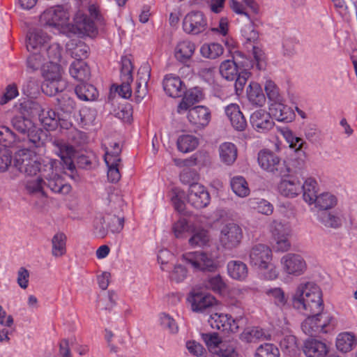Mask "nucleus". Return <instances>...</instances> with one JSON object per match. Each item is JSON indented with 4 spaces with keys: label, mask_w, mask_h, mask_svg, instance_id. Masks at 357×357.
Masks as SVG:
<instances>
[{
    "label": "nucleus",
    "mask_w": 357,
    "mask_h": 357,
    "mask_svg": "<svg viewBox=\"0 0 357 357\" xmlns=\"http://www.w3.org/2000/svg\"><path fill=\"white\" fill-rule=\"evenodd\" d=\"M292 304L294 308L303 310L307 316L301 324L305 335H312L313 333H328L333 329L332 318L327 323H321L319 318L324 310V302L321 291L316 284H301L293 296Z\"/></svg>",
    "instance_id": "obj_1"
},
{
    "label": "nucleus",
    "mask_w": 357,
    "mask_h": 357,
    "mask_svg": "<svg viewBox=\"0 0 357 357\" xmlns=\"http://www.w3.org/2000/svg\"><path fill=\"white\" fill-rule=\"evenodd\" d=\"M12 126L17 132V139L22 142L21 147L24 150L34 152L36 148L42 147L44 145L46 133L40 128L37 127L31 120L23 116H15L13 118Z\"/></svg>",
    "instance_id": "obj_2"
},
{
    "label": "nucleus",
    "mask_w": 357,
    "mask_h": 357,
    "mask_svg": "<svg viewBox=\"0 0 357 357\" xmlns=\"http://www.w3.org/2000/svg\"><path fill=\"white\" fill-rule=\"evenodd\" d=\"M257 160L261 169L275 176H286L290 172L285 160H281L278 155L268 149L261 150L258 153Z\"/></svg>",
    "instance_id": "obj_3"
},
{
    "label": "nucleus",
    "mask_w": 357,
    "mask_h": 357,
    "mask_svg": "<svg viewBox=\"0 0 357 357\" xmlns=\"http://www.w3.org/2000/svg\"><path fill=\"white\" fill-rule=\"evenodd\" d=\"M250 65L254 68V64H251V61L248 59H244L240 51H235L231 59H227L221 63L220 73L227 80L232 81L234 80L241 70Z\"/></svg>",
    "instance_id": "obj_4"
},
{
    "label": "nucleus",
    "mask_w": 357,
    "mask_h": 357,
    "mask_svg": "<svg viewBox=\"0 0 357 357\" xmlns=\"http://www.w3.org/2000/svg\"><path fill=\"white\" fill-rule=\"evenodd\" d=\"M183 258L196 271L213 273L218 268V262L210 255L204 252H186Z\"/></svg>",
    "instance_id": "obj_5"
},
{
    "label": "nucleus",
    "mask_w": 357,
    "mask_h": 357,
    "mask_svg": "<svg viewBox=\"0 0 357 357\" xmlns=\"http://www.w3.org/2000/svg\"><path fill=\"white\" fill-rule=\"evenodd\" d=\"M243 238V231L237 224L229 222L222 227L220 231V243L228 250L237 248Z\"/></svg>",
    "instance_id": "obj_6"
},
{
    "label": "nucleus",
    "mask_w": 357,
    "mask_h": 357,
    "mask_svg": "<svg viewBox=\"0 0 357 357\" xmlns=\"http://www.w3.org/2000/svg\"><path fill=\"white\" fill-rule=\"evenodd\" d=\"M212 357H242L232 346L227 345L220 336H203Z\"/></svg>",
    "instance_id": "obj_7"
},
{
    "label": "nucleus",
    "mask_w": 357,
    "mask_h": 357,
    "mask_svg": "<svg viewBox=\"0 0 357 357\" xmlns=\"http://www.w3.org/2000/svg\"><path fill=\"white\" fill-rule=\"evenodd\" d=\"M132 63L127 56H122L121 61L120 78L121 83L116 88L119 95L126 99L130 98L132 95L130 84L133 81Z\"/></svg>",
    "instance_id": "obj_8"
},
{
    "label": "nucleus",
    "mask_w": 357,
    "mask_h": 357,
    "mask_svg": "<svg viewBox=\"0 0 357 357\" xmlns=\"http://www.w3.org/2000/svg\"><path fill=\"white\" fill-rule=\"evenodd\" d=\"M68 13L61 6L46 9L40 17V22L45 27H59L68 20Z\"/></svg>",
    "instance_id": "obj_9"
},
{
    "label": "nucleus",
    "mask_w": 357,
    "mask_h": 357,
    "mask_svg": "<svg viewBox=\"0 0 357 357\" xmlns=\"http://www.w3.org/2000/svg\"><path fill=\"white\" fill-rule=\"evenodd\" d=\"M207 21L200 11H192L187 14L183 21V28L185 33L197 35L206 30Z\"/></svg>",
    "instance_id": "obj_10"
},
{
    "label": "nucleus",
    "mask_w": 357,
    "mask_h": 357,
    "mask_svg": "<svg viewBox=\"0 0 357 357\" xmlns=\"http://www.w3.org/2000/svg\"><path fill=\"white\" fill-rule=\"evenodd\" d=\"M283 271L289 275L298 276L306 270L307 266L303 257L295 253L284 255L280 259Z\"/></svg>",
    "instance_id": "obj_11"
},
{
    "label": "nucleus",
    "mask_w": 357,
    "mask_h": 357,
    "mask_svg": "<svg viewBox=\"0 0 357 357\" xmlns=\"http://www.w3.org/2000/svg\"><path fill=\"white\" fill-rule=\"evenodd\" d=\"M211 201L209 192L202 184L192 185L188 189V202L194 208L201 209L206 207Z\"/></svg>",
    "instance_id": "obj_12"
},
{
    "label": "nucleus",
    "mask_w": 357,
    "mask_h": 357,
    "mask_svg": "<svg viewBox=\"0 0 357 357\" xmlns=\"http://www.w3.org/2000/svg\"><path fill=\"white\" fill-rule=\"evenodd\" d=\"M53 145L55 147L56 153L60 157L63 169L70 171L72 173L75 169L73 162L75 150L74 147L62 140H54Z\"/></svg>",
    "instance_id": "obj_13"
},
{
    "label": "nucleus",
    "mask_w": 357,
    "mask_h": 357,
    "mask_svg": "<svg viewBox=\"0 0 357 357\" xmlns=\"http://www.w3.org/2000/svg\"><path fill=\"white\" fill-rule=\"evenodd\" d=\"M272 259V251L266 245L257 244L252 247L250 252V264L260 269H266L268 263Z\"/></svg>",
    "instance_id": "obj_14"
},
{
    "label": "nucleus",
    "mask_w": 357,
    "mask_h": 357,
    "mask_svg": "<svg viewBox=\"0 0 357 357\" xmlns=\"http://www.w3.org/2000/svg\"><path fill=\"white\" fill-rule=\"evenodd\" d=\"M208 323L213 328L226 333H236L239 328L238 322L228 314H211Z\"/></svg>",
    "instance_id": "obj_15"
},
{
    "label": "nucleus",
    "mask_w": 357,
    "mask_h": 357,
    "mask_svg": "<svg viewBox=\"0 0 357 357\" xmlns=\"http://www.w3.org/2000/svg\"><path fill=\"white\" fill-rule=\"evenodd\" d=\"M188 301L191 304L192 311L197 312H203L212 307L216 302V299L212 295L195 290L190 292Z\"/></svg>",
    "instance_id": "obj_16"
},
{
    "label": "nucleus",
    "mask_w": 357,
    "mask_h": 357,
    "mask_svg": "<svg viewBox=\"0 0 357 357\" xmlns=\"http://www.w3.org/2000/svg\"><path fill=\"white\" fill-rule=\"evenodd\" d=\"M188 119L194 126L195 130L202 129L206 126L211 119V112L206 107L199 105L189 109Z\"/></svg>",
    "instance_id": "obj_17"
},
{
    "label": "nucleus",
    "mask_w": 357,
    "mask_h": 357,
    "mask_svg": "<svg viewBox=\"0 0 357 357\" xmlns=\"http://www.w3.org/2000/svg\"><path fill=\"white\" fill-rule=\"evenodd\" d=\"M250 121L253 128L259 132H266L274 126L270 114L264 109L254 112L250 116Z\"/></svg>",
    "instance_id": "obj_18"
},
{
    "label": "nucleus",
    "mask_w": 357,
    "mask_h": 357,
    "mask_svg": "<svg viewBox=\"0 0 357 357\" xmlns=\"http://www.w3.org/2000/svg\"><path fill=\"white\" fill-rule=\"evenodd\" d=\"M162 85L167 95L172 98L181 97L185 91V86L180 77L173 74L165 75Z\"/></svg>",
    "instance_id": "obj_19"
},
{
    "label": "nucleus",
    "mask_w": 357,
    "mask_h": 357,
    "mask_svg": "<svg viewBox=\"0 0 357 357\" xmlns=\"http://www.w3.org/2000/svg\"><path fill=\"white\" fill-rule=\"evenodd\" d=\"M43 176L45 178L44 185L52 192L63 195H67L70 192L71 185L66 183L60 175L54 173L53 171L50 174H43Z\"/></svg>",
    "instance_id": "obj_20"
},
{
    "label": "nucleus",
    "mask_w": 357,
    "mask_h": 357,
    "mask_svg": "<svg viewBox=\"0 0 357 357\" xmlns=\"http://www.w3.org/2000/svg\"><path fill=\"white\" fill-rule=\"evenodd\" d=\"M15 167L26 176L36 175L40 171V163L28 157L25 153L16 155Z\"/></svg>",
    "instance_id": "obj_21"
},
{
    "label": "nucleus",
    "mask_w": 357,
    "mask_h": 357,
    "mask_svg": "<svg viewBox=\"0 0 357 357\" xmlns=\"http://www.w3.org/2000/svg\"><path fill=\"white\" fill-rule=\"evenodd\" d=\"M49 36L42 30H34L27 35L26 48L29 52H43L47 45Z\"/></svg>",
    "instance_id": "obj_22"
},
{
    "label": "nucleus",
    "mask_w": 357,
    "mask_h": 357,
    "mask_svg": "<svg viewBox=\"0 0 357 357\" xmlns=\"http://www.w3.org/2000/svg\"><path fill=\"white\" fill-rule=\"evenodd\" d=\"M225 111L231 126L235 130L243 131L246 128L247 121L237 104L231 103L227 105Z\"/></svg>",
    "instance_id": "obj_23"
},
{
    "label": "nucleus",
    "mask_w": 357,
    "mask_h": 357,
    "mask_svg": "<svg viewBox=\"0 0 357 357\" xmlns=\"http://www.w3.org/2000/svg\"><path fill=\"white\" fill-rule=\"evenodd\" d=\"M303 350L307 357H324L328 352L324 342L312 337L305 341Z\"/></svg>",
    "instance_id": "obj_24"
},
{
    "label": "nucleus",
    "mask_w": 357,
    "mask_h": 357,
    "mask_svg": "<svg viewBox=\"0 0 357 357\" xmlns=\"http://www.w3.org/2000/svg\"><path fill=\"white\" fill-rule=\"evenodd\" d=\"M270 116H273L278 121H291L294 118L292 109L282 103V101L271 103L269 106Z\"/></svg>",
    "instance_id": "obj_25"
},
{
    "label": "nucleus",
    "mask_w": 357,
    "mask_h": 357,
    "mask_svg": "<svg viewBox=\"0 0 357 357\" xmlns=\"http://www.w3.org/2000/svg\"><path fill=\"white\" fill-rule=\"evenodd\" d=\"M70 75L80 82H86L91 77V70L87 63L84 61H75L69 68Z\"/></svg>",
    "instance_id": "obj_26"
},
{
    "label": "nucleus",
    "mask_w": 357,
    "mask_h": 357,
    "mask_svg": "<svg viewBox=\"0 0 357 357\" xmlns=\"http://www.w3.org/2000/svg\"><path fill=\"white\" fill-rule=\"evenodd\" d=\"M227 273L230 278L238 281H244L248 276L247 265L238 260H231L227 265Z\"/></svg>",
    "instance_id": "obj_27"
},
{
    "label": "nucleus",
    "mask_w": 357,
    "mask_h": 357,
    "mask_svg": "<svg viewBox=\"0 0 357 357\" xmlns=\"http://www.w3.org/2000/svg\"><path fill=\"white\" fill-rule=\"evenodd\" d=\"M218 151L220 161L226 165H233L237 158V147L231 142L222 143L219 146Z\"/></svg>",
    "instance_id": "obj_28"
},
{
    "label": "nucleus",
    "mask_w": 357,
    "mask_h": 357,
    "mask_svg": "<svg viewBox=\"0 0 357 357\" xmlns=\"http://www.w3.org/2000/svg\"><path fill=\"white\" fill-rule=\"evenodd\" d=\"M278 189L281 195L292 198L301 192V183L294 178L282 179L278 184Z\"/></svg>",
    "instance_id": "obj_29"
},
{
    "label": "nucleus",
    "mask_w": 357,
    "mask_h": 357,
    "mask_svg": "<svg viewBox=\"0 0 357 357\" xmlns=\"http://www.w3.org/2000/svg\"><path fill=\"white\" fill-rule=\"evenodd\" d=\"M73 22L79 32H84L89 35L96 31L93 20L81 11H78L75 14Z\"/></svg>",
    "instance_id": "obj_30"
},
{
    "label": "nucleus",
    "mask_w": 357,
    "mask_h": 357,
    "mask_svg": "<svg viewBox=\"0 0 357 357\" xmlns=\"http://www.w3.org/2000/svg\"><path fill=\"white\" fill-rule=\"evenodd\" d=\"M190 235L188 243L191 247H204L208 245L210 235L208 231L203 227L195 225Z\"/></svg>",
    "instance_id": "obj_31"
},
{
    "label": "nucleus",
    "mask_w": 357,
    "mask_h": 357,
    "mask_svg": "<svg viewBox=\"0 0 357 357\" xmlns=\"http://www.w3.org/2000/svg\"><path fill=\"white\" fill-rule=\"evenodd\" d=\"M195 45L189 40L179 42L175 48V57L181 62H186L192 56Z\"/></svg>",
    "instance_id": "obj_32"
},
{
    "label": "nucleus",
    "mask_w": 357,
    "mask_h": 357,
    "mask_svg": "<svg viewBox=\"0 0 357 357\" xmlns=\"http://www.w3.org/2000/svg\"><path fill=\"white\" fill-rule=\"evenodd\" d=\"M248 100L255 106L262 107L266 102V97L261 86L257 82H250L247 89Z\"/></svg>",
    "instance_id": "obj_33"
},
{
    "label": "nucleus",
    "mask_w": 357,
    "mask_h": 357,
    "mask_svg": "<svg viewBox=\"0 0 357 357\" xmlns=\"http://www.w3.org/2000/svg\"><path fill=\"white\" fill-rule=\"evenodd\" d=\"M75 92L77 98L83 101H93L98 96L96 88L89 84L82 82L76 86Z\"/></svg>",
    "instance_id": "obj_34"
},
{
    "label": "nucleus",
    "mask_w": 357,
    "mask_h": 357,
    "mask_svg": "<svg viewBox=\"0 0 357 357\" xmlns=\"http://www.w3.org/2000/svg\"><path fill=\"white\" fill-rule=\"evenodd\" d=\"M60 115L54 110L49 109L47 110L43 109L39 115L41 123L47 130H55L59 124Z\"/></svg>",
    "instance_id": "obj_35"
},
{
    "label": "nucleus",
    "mask_w": 357,
    "mask_h": 357,
    "mask_svg": "<svg viewBox=\"0 0 357 357\" xmlns=\"http://www.w3.org/2000/svg\"><path fill=\"white\" fill-rule=\"evenodd\" d=\"M67 85V82L65 79L43 81L41 89L47 96H53L59 92L63 91Z\"/></svg>",
    "instance_id": "obj_36"
},
{
    "label": "nucleus",
    "mask_w": 357,
    "mask_h": 357,
    "mask_svg": "<svg viewBox=\"0 0 357 357\" xmlns=\"http://www.w3.org/2000/svg\"><path fill=\"white\" fill-rule=\"evenodd\" d=\"M66 236L63 232H58L52 239V255L60 257L66 253Z\"/></svg>",
    "instance_id": "obj_37"
},
{
    "label": "nucleus",
    "mask_w": 357,
    "mask_h": 357,
    "mask_svg": "<svg viewBox=\"0 0 357 357\" xmlns=\"http://www.w3.org/2000/svg\"><path fill=\"white\" fill-rule=\"evenodd\" d=\"M224 52L222 46L218 43H204L200 47L201 55L209 59H215Z\"/></svg>",
    "instance_id": "obj_38"
},
{
    "label": "nucleus",
    "mask_w": 357,
    "mask_h": 357,
    "mask_svg": "<svg viewBox=\"0 0 357 357\" xmlns=\"http://www.w3.org/2000/svg\"><path fill=\"white\" fill-rule=\"evenodd\" d=\"M204 287L217 294L222 293L227 288V284L220 274L209 275L204 282Z\"/></svg>",
    "instance_id": "obj_39"
},
{
    "label": "nucleus",
    "mask_w": 357,
    "mask_h": 357,
    "mask_svg": "<svg viewBox=\"0 0 357 357\" xmlns=\"http://www.w3.org/2000/svg\"><path fill=\"white\" fill-rule=\"evenodd\" d=\"M317 183L316 181L312 178L305 180L304 183L301 185V191H303V199L309 204H313V201L317 195Z\"/></svg>",
    "instance_id": "obj_40"
},
{
    "label": "nucleus",
    "mask_w": 357,
    "mask_h": 357,
    "mask_svg": "<svg viewBox=\"0 0 357 357\" xmlns=\"http://www.w3.org/2000/svg\"><path fill=\"white\" fill-rule=\"evenodd\" d=\"M357 346L356 336H337L335 347L337 351L347 354L354 349Z\"/></svg>",
    "instance_id": "obj_41"
},
{
    "label": "nucleus",
    "mask_w": 357,
    "mask_h": 357,
    "mask_svg": "<svg viewBox=\"0 0 357 357\" xmlns=\"http://www.w3.org/2000/svg\"><path fill=\"white\" fill-rule=\"evenodd\" d=\"M102 221L106 224L108 231L112 234H119L123 229L124 217L112 214H107L106 217L102 218Z\"/></svg>",
    "instance_id": "obj_42"
},
{
    "label": "nucleus",
    "mask_w": 357,
    "mask_h": 357,
    "mask_svg": "<svg viewBox=\"0 0 357 357\" xmlns=\"http://www.w3.org/2000/svg\"><path fill=\"white\" fill-rule=\"evenodd\" d=\"M198 139L190 135H183L177 139L178 149L182 153H188L194 151L198 146Z\"/></svg>",
    "instance_id": "obj_43"
},
{
    "label": "nucleus",
    "mask_w": 357,
    "mask_h": 357,
    "mask_svg": "<svg viewBox=\"0 0 357 357\" xmlns=\"http://www.w3.org/2000/svg\"><path fill=\"white\" fill-rule=\"evenodd\" d=\"M117 295L114 291H108L107 294L99 296L97 301V307L100 310L110 312L116 305Z\"/></svg>",
    "instance_id": "obj_44"
},
{
    "label": "nucleus",
    "mask_w": 357,
    "mask_h": 357,
    "mask_svg": "<svg viewBox=\"0 0 357 357\" xmlns=\"http://www.w3.org/2000/svg\"><path fill=\"white\" fill-rule=\"evenodd\" d=\"M195 225L189 224L186 219L180 218L172 227L174 234L177 238H184L190 235Z\"/></svg>",
    "instance_id": "obj_45"
},
{
    "label": "nucleus",
    "mask_w": 357,
    "mask_h": 357,
    "mask_svg": "<svg viewBox=\"0 0 357 357\" xmlns=\"http://www.w3.org/2000/svg\"><path fill=\"white\" fill-rule=\"evenodd\" d=\"M313 203L315 204V206L319 210L326 211L336 205L337 199L334 195L325 192L317 195Z\"/></svg>",
    "instance_id": "obj_46"
},
{
    "label": "nucleus",
    "mask_w": 357,
    "mask_h": 357,
    "mask_svg": "<svg viewBox=\"0 0 357 357\" xmlns=\"http://www.w3.org/2000/svg\"><path fill=\"white\" fill-rule=\"evenodd\" d=\"M265 294L270 301H273L275 305L280 308L284 307L287 302L284 291L280 287L267 289L265 291Z\"/></svg>",
    "instance_id": "obj_47"
},
{
    "label": "nucleus",
    "mask_w": 357,
    "mask_h": 357,
    "mask_svg": "<svg viewBox=\"0 0 357 357\" xmlns=\"http://www.w3.org/2000/svg\"><path fill=\"white\" fill-rule=\"evenodd\" d=\"M231 187L233 192L241 197L249 195L250 190L245 179L243 176H235L231 181Z\"/></svg>",
    "instance_id": "obj_48"
},
{
    "label": "nucleus",
    "mask_w": 357,
    "mask_h": 357,
    "mask_svg": "<svg viewBox=\"0 0 357 357\" xmlns=\"http://www.w3.org/2000/svg\"><path fill=\"white\" fill-rule=\"evenodd\" d=\"M254 357H280V351L275 344L264 343L256 349Z\"/></svg>",
    "instance_id": "obj_49"
},
{
    "label": "nucleus",
    "mask_w": 357,
    "mask_h": 357,
    "mask_svg": "<svg viewBox=\"0 0 357 357\" xmlns=\"http://www.w3.org/2000/svg\"><path fill=\"white\" fill-rule=\"evenodd\" d=\"M72 47H70L71 56L75 58V61H84L89 56V47L82 41H79L74 44L71 43Z\"/></svg>",
    "instance_id": "obj_50"
},
{
    "label": "nucleus",
    "mask_w": 357,
    "mask_h": 357,
    "mask_svg": "<svg viewBox=\"0 0 357 357\" xmlns=\"http://www.w3.org/2000/svg\"><path fill=\"white\" fill-rule=\"evenodd\" d=\"M62 48L57 43H53L47 47L43 49L42 54L44 56L45 54L50 59V63L54 64L59 63L61 58Z\"/></svg>",
    "instance_id": "obj_51"
},
{
    "label": "nucleus",
    "mask_w": 357,
    "mask_h": 357,
    "mask_svg": "<svg viewBox=\"0 0 357 357\" xmlns=\"http://www.w3.org/2000/svg\"><path fill=\"white\" fill-rule=\"evenodd\" d=\"M250 205L258 213L266 215H271L273 211V204L264 199L254 198L250 199Z\"/></svg>",
    "instance_id": "obj_52"
},
{
    "label": "nucleus",
    "mask_w": 357,
    "mask_h": 357,
    "mask_svg": "<svg viewBox=\"0 0 357 357\" xmlns=\"http://www.w3.org/2000/svg\"><path fill=\"white\" fill-rule=\"evenodd\" d=\"M319 220L326 227L337 229L342 225L340 217L326 211L319 215Z\"/></svg>",
    "instance_id": "obj_53"
},
{
    "label": "nucleus",
    "mask_w": 357,
    "mask_h": 357,
    "mask_svg": "<svg viewBox=\"0 0 357 357\" xmlns=\"http://www.w3.org/2000/svg\"><path fill=\"white\" fill-rule=\"evenodd\" d=\"M56 105L59 109L63 111L65 114H70L75 108V100L70 97L68 94L63 93L56 98Z\"/></svg>",
    "instance_id": "obj_54"
},
{
    "label": "nucleus",
    "mask_w": 357,
    "mask_h": 357,
    "mask_svg": "<svg viewBox=\"0 0 357 357\" xmlns=\"http://www.w3.org/2000/svg\"><path fill=\"white\" fill-rule=\"evenodd\" d=\"M17 141V134L6 126L0 127V144L8 147Z\"/></svg>",
    "instance_id": "obj_55"
},
{
    "label": "nucleus",
    "mask_w": 357,
    "mask_h": 357,
    "mask_svg": "<svg viewBox=\"0 0 357 357\" xmlns=\"http://www.w3.org/2000/svg\"><path fill=\"white\" fill-rule=\"evenodd\" d=\"M180 181L182 183L188 185L190 188L192 185L199 184L198 183L199 176L195 169H185L180 174Z\"/></svg>",
    "instance_id": "obj_56"
},
{
    "label": "nucleus",
    "mask_w": 357,
    "mask_h": 357,
    "mask_svg": "<svg viewBox=\"0 0 357 357\" xmlns=\"http://www.w3.org/2000/svg\"><path fill=\"white\" fill-rule=\"evenodd\" d=\"M121 153V148L120 147L119 144L114 142L112 146V149L109 151H106L105 152L104 160L106 165L120 163L121 161L120 158Z\"/></svg>",
    "instance_id": "obj_57"
},
{
    "label": "nucleus",
    "mask_w": 357,
    "mask_h": 357,
    "mask_svg": "<svg viewBox=\"0 0 357 357\" xmlns=\"http://www.w3.org/2000/svg\"><path fill=\"white\" fill-rule=\"evenodd\" d=\"M43 76L44 81L63 79L61 74V66L59 63L51 64L43 70Z\"/></svg>",
    "instance_id": "obj_58"
},
{
    "label": "nucleus",
    "mask_w": 357,
    "mask_h": 357,
    "mask_svg": "<svg viewBox=\"0 0 357 357\" xmlns=\"http://www.w3.org/2000/svg\"><path fill=\"white\" fill-rule=\"evenodd\" d=\"M265 91L268 100L272 103L282 101L279 89L272 80H267L265 84Z\"/></svg>",
    "instance_id": "obj_59"
},
{
    "label": "nucleus",
    "mask_w": 357,
    "mask_h": 357,
    "mask_svg": "<svg viewBox=\"0 0 357 357\" xmlns=\"http://www.w3.org/2000/svg\"><path fill=\"white\" fill-rule=\"evenodd\" d=\"M280 346L284 353H295L298 348L296 336H284L280 341Z\"/></svg>",
    "instance_id": "obj_60"
},
{
    "label": "nucleus",
    "mask_w": 357,
    "mask_h": 357,
    "mask_svg": "<svg viewBox=\"0 0 357 357\" xmlns=\"http://www.w3.org/2000/svg\"><path fill=\"white\" fill-rule=\"evenodd\" d=\"M252 55L255 59V65L259 70H264L266 67V58L264 51L259 47L252 45Z\"/></svg>",
    "instance_id": "obj_61"
},
{
    "label": "nucleus",
    "mask_w": 357,
    "mask_h": 357,
    "mask_svg": "<svg viewBox=\"0 0 357 357\" xmlns=\"http://www.w3.org/2000/svg\"><path fill=\"white\" fill-rule=\"evenodd\" d=\"M161 326L168 330L169 333H177L178 332V327L175 320L172 318L169 314L162 313L160 317Z\"/></svg>",
    "instance_id": "obj_62"
},
{
    "label": "nucleus",
    "mask_w": 357,
    "mask_h": 357,
    "mask_svg": "<svg viewBox=\"0 0 357 357\" xmlns=\"http://www.w3.org/2000/svg\"><path fill=\"white\" fill-rule=\"evenodd\" d=\"M246 68L247 67H245L243 70H241V71L237 74L236 77L234 79V86L237 93H241L243 91L244 86L250 75V73Z\"/></svg>",
    "instance_id": "obj_63"
},
{
    "label": "nucleus",
    "mask_w": 357,
    "mask_h": 357,
    "mask_svg": "<svg viewBox=\"0 0 357 357\" xmlns=\"http://www.w3.org/2000/svg\"><path fill=\"white\" fill-rule=\"evenodd\" d=\"M186 348L188 351L193 356L197 357L206 356V350L200 343L195 340L188 341L186 342Z\"/></svg>",
    "instance_id": "obj_64"
}]
</instances>
